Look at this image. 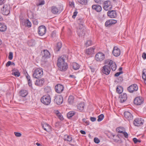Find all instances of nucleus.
<instances>
[{
    "mask_svg": "<svg viewBox=\"0 0 146 146\" xmlns=\"http://www.w3.org/2000/svg\"><path fill=\"white\" fill-rule=\"evenodd\" d=\"M12 74L13 75L15 76L16 77H19L20 75V74L19 71H18L17 72H12Z\"/></svg>",
    "mask_w": 146,
    "mask_h": 146,
    "instance_id": "obj_45",
    "label": "nucleus"
},
{
    "mask_svg": "<svg viewBox=\"0 0 146 146\" xmlns=\"http://www.w3.org/2000/svg\"><path fill=\"white\" fill-rule=\"evenodd\" d=\"M44 92L46 93H50L51 91V89L50 87L47 86L44 89Z\"/></svg>",
    "mask_w": 146,
    "mask_h": 146,
    "instance_id": "obj_43",
    "label": "nucleus"
},
{
    "mask_svg": "<svg viewBox=\"0 0 146 146\" xmlns=\"http://www.w3.org/2000/svg\"><path fill=\"white\" fill-rule=\"evenodd\" d=\"M117 21L114 19H110L107 21L105 23V25L106 27H109L111 25L115 23Z\"/></svg>",
    "mask_w": 146,
    "mask_h": 146,
    "instance_id": "obj_24",
    "label": "nucleus"
},
{
    "mask_svg": "<svg viewBox=\"0 0 146 146\" xmlns=\"http://www.w3.org/2000/svg\"><path fill=\"white\" fill-rule=\"evenodd\" d=\"M11 64V62L10 61H9L6 63V66L7 67H8L10 66Z\"/></svg>",
    "mask_w": 146,
    "mask_h": 146,
    "instance_id": "obj_61",
    "label": "nucleus"
},
{
    "mask_svg": "<svg viewBox=\"0 0 146 146\" xmlns=\"http://www.w3.org/2000/svg\"><path fill=\"white\" fill-rule=\"evenodd\" d=\"M144 122L143 119L141 118L135 119L133 121L134 125L136 126H139L142 125Z\"/></svg>",
    "mask_w": 146,
    "mask_h": 146,
    "instance_id": "obj_15",
    "label": "nucleus"
},
{
    "mask_svg": "<svg viewBox=\"0 0 146 146\" xmlns=\"http://www.w3.org/2000/svg\"><path fill=\"white\" fill-rule=\"evenodd\" d=\"M104 116L103 114H101L98 116V119L97 120L98 121H100L103 119Z\"/></svg>",
    "mask_w": 146,
    "mask_h": 146,
    "instance_id": "obj_44",
    "label": "nucleus"
},
{
    "mask_svg": "<svg viewBox=\"0 0 146 146\" xmlns=\"http://www.w3.org/2000/svg\"><path fill=\"white\" fill-rule=\"evenodd\" d=\"M90 119L92 121L94 122L96 120V118L94 117H91L90 118Z\"/></svg>",
    "mask_w": 146,
    "mask_h": 146,
    "instance_id": "obj_59",
    "label": "nucleus"
},
{
    "mask_svg": "<svg viewBox=\"0 0 146 146\" xmlns=\"http://www.w3.org/2000/svg\"><path fill=\"white\" fill-rule=\"evenodd\" d=\"M125 117L129 121L132 120L133 119V116L129 112L125 111L124 113Z\"/></svg>",
    "mask_w": 146,
    "mask_h": 146,
    "instance_id": "obj_19",
    "label": "nucleus"
},
{
    "mask_svg": "<svg viewBox=\"0 0 146 146\" xmlns=\"http://www.w3.org/2000/svg\"><path fill=\"white\" fill-rule=\"evenodd\" d=\"M116 131L119 133H122L124 132L125 130V128L123 127H120L117 128L116 129Z\"/></svg>",
    "mask_w": 146,
    "mask_h": 146,
    "instance_id": "obj_34",
    "label": "nucleus"
},
{
    "mask_svg": "<svg viewBox=\"0 0 146 146\" xmlns=\"http://www.w3.org/2000/svg\"><path fill=\"white\" fill-rule=\"evenodd\" d=\"M95 48V46H93L86 49V53L88 55L94 53V50Z\"/></svg>",
    "mask_w": 146,
    "mask_h": 146,
    "instance_id": "obj_26",
    "label": "nucleus"
},
{
    "mask_svg": "<svg viewBox=\"0 0 146 146\" xmlns=\"http://www.w3.org/2000/svg\"><path fill=\"white\" fill-rule=\"evenodd\" d=\"M38 29V34L40 36L44 35L46 33V27L44 25H41L39 27Z\"/></svg>",
    "mask_w": 146,
    "mask_h": 146,
    "instance_id": "obj_9",
    "label": "nucleus"
},
{
    "mask_svg": "<svg viewBox=\"0 0 146 146\" xmlns=\"http://www.w3.org/2000/svg\"><path fill=\"white\" fill-rule=\"evenodd\" d=\"M62 10V8L60 7H57L55 6H53L51 7V12L54 14L60 13Z\"/></svg>",
    "mask_w": 146,
    "mask_h": 146,
    "instance_id": "obj_10",
    "label": "nucleus"
},
{
    "mask_svg": "<svg viewBox=\"0 0 146 146\" xmlns=\"http://www.w3.org/2000/svg\"><path fill=\"white\" fill-rule=\"evenodd\" d=\"M18 71H19L17 69H16L15 68L13 69L12 70V71L13 72H17Z\"/></svg>",
    "mask_w": 146,
    "mask_h": 146,
    "instance_id": "obj_64",
    "label": "nucleus"
},
{
    "mask_svg": "<svg viewBox=\"0 0 146 146\" xmlns=\"http://www.w3.org/2000/svg\"><path fill=\"white\" fill-rule=\"evenodd\" d=\"M51 35L52 36H55L58 35L56 31H54L52 32Z\"/></svg>",
    "mask_w": 146,
    "mask_h": 146,
    "instance_id": "obj_51",
    "label": "nucleus"
},
{
    "mask_svg": "<svg viewBox=\"0 0 146 146\" xmlns=\"http://www.w3.org/2000/svg\"><path fill=\"white\" fill-rule=\"evenodd\" d=\"M14 134L16 136L18 137H20L21 135V133L19 132H15Z\"/></svg>",
    "mask_w": 146,
    "mask_h": 146,
    "instance_id": "obj_55",
    "label": "nucleus"
},
{
    "mask_svg": "<svg viewBox=\"0 0 146 146\" xmlns=\"http://www.w3.org/2000/svg\"><path fill=\"white\" fill-rule=\"evenodd\" d=\"M119 82H121L123 80V78L122 76H120L118 78Z\"/></svg>",
    "mask_w": 146,
    "mask_h": 146,
    "instance_id": "obj_62",
    "label": "nucleus"
},
{
    "mask_svg": "<svg viewBox=\"0 0 146 146\" xmlns=\"http://www.w3.org/2000/svg\"><path fill=\"white\" fill-rule=\"evenodd\" d=\"M42 126L44 130L48 132H50L51 130V127L46 123H42Z\"/></svg>",
    "mask_w": 146,
    "mask_h": 146,
    "instance_id": "obj_20",
    "label": "nucleus"
},
{
    "mask_svg": "<svg viewBox=\"0 0 146 146\" xmlns=\"http://www.w3.org/2000/svg\"><path fill=\"white\" fill-rule=\"evenodd\" d=\"M94 141L96 143L98 144L100 142V139L97 137H95L94 139Z\"/></svg>",
    "mask_w": 146,
    "mask_h": 146,
    "instance_id": "obj_52",
    "label": "nucleus"
},
{
    "mask_svg": "<svg viewBox=\"0 0 146 146\" xmlns=\"http://www.w3.org/2000/svg\"><path fill=\"white\" fill-rule=\"evenodd\" d=\"M75 114V112L74 111H71L69 112L68 113L67 117L68 118H70Z\"/></svg>",
    "mask_w": 146,
    "mask_h": 146,
    "instance_id": "obj_39",
    "label": "nucleus"
},
{
    "mask_svg": "<svg viewBox=\"0 0 146 146\" xmlns=\"http://www.w3.org/2000/svg\"><path fill=\"white\" fill-rule=\"evenodd\" d=\"M138 87L136 84H132L127 88L128 91L130 93H133L137 91Z\"/></svg>",
    "mask_w": 146,
    "mask_h": 146,
    "instance_id": "obj_11",
    "label": "nucleus"
},
{
    "mask_svg": "<svg viewBox=\"0 0 146 146\" xmlns=\"http://www.w3.org/2000/svg\"><path fill=\"white\" fill-rule=\"evenodd\" d=\"M133 140L135 144L137 143V142L140 143L141 142V141L140 140L137 139L136 138H134L133 139Z\"/></svg>",
    "mask_w": 146,
    "mask_h": 146,
    "instance_id": "obj_48",
    "label": "nucleus"
},
{
    "mask_svg": "<svg viewBox=\"0 0 146 146\" xmlns=\"http://www.w3.org/2000/svg\"><path fill=\"white\" fill-rule=\"evenodd\" d=\"M21 95L22 97H25L27 94V91L25 90H22L20 92Z\"/></svg>",
    "mask_w": 146,
    "mask_h": 146,
    "instance_id": "obj_40",
    "label": "nucleus"
},
{
    "mask_svg": "<svg viewBox=\"0 0 146 146\" xmlns=\"http://www.w3.org/2000/svg\"><path fill=\"white\" fill-rule=\"evenodd\" d=\"M142 57L144 59H146V53L145 52H143L142 54Z\"/></svg>",
    "mask_w": 146,
    "mask_h": 146,
    "instance_id": "obj_60",
    "label": "nucleus"
},
{
    "mask_svg": "<svg viewBox=\"0 0 146 146\" xmlns=\"http://www.w3.org/2000/svg\"><path fill=\"white\" fill-rule=\"evenodd\" d=\"M105 58L104 54L101 52H99L96 54L95 59L98 62H101L104 60Z\"/></svg>",
    "mask_w": 146,
    "mask_h": 146,
    "instance_id": "obj_8",
    "label": "nucleus"
},
{
    "mask_svg": "<svg viewBox=\"0 0 146 146\" xmlns=\"http://www.w3.org/2000/svg\"><path fill=\"white\" fill-rule=\"evenodd\" d=\"M44 54L42 57V60L44 62L47 61V59L50 57V54L49 52L47 50H44L43 51Z\"/></svg>",
    "mask_w": 146,
    "mask_h": 146,
    "instance_id": "obj_12",
    "label": "nucleus"
},
{
    "mask_svg": "<svg viewBox=\"0 0 146 146\" xmlns=\"http://www.w3.org/2000/svg\"><path fill=\"white\" fill-rule=\"evenodd\" d=\"M44 83V79H43L37 80L35 82L36 85L39 86H42Z\"/></svg>",
    "mask_w": 146,
    "mask_h": 146,
    "instance_id": "obj_23",
    "label": "nucleus"
},
{
    "mask_svg": "<svg viewBox=\"0 0 146 146\" xmlns=\"http://www.w3.org/2000/svg\"><path fill=\"white\" fill-rule=\"evenodd\" d=\"M123 73V72L122 71H121L119 72H117V73H115L114 76L115 77H117L119 76L121 74H122Z\"/></svg>",
    "mask_w": 146,
    "mask_h": 146,
    "instance_id": "obj_56",
    "label": "nucleus"
},
{
    "mask_svg": "<svg viewBox=\"0 0 146 146\" xmlns=\"http://www.w3.org/2000/svg\"><path fill=\"white\" fill-rule=\"evenodd\" d=\"M143 100L142 98L138 97L135 99L134 103L135 104L137 105H140L143 103Z\"/></svg>",
    "mask_w": 146,
    "mask_h": 146,
    "instance_id": "obj_17",
    "label": "nucleus"
},
{
    "mask_svg": "<svg viewBox=\"0 0 146 146\" xmlns=\"http://www.w3.org/2000/svg\"><path fill=\"white\" fill-rule=\"evenodd\" d=\"M28 84L29 86L31 87H32V81L31 79H29V80L28 81Z\"/></svg>",
    "mask_w": 146,
    "mask_h": 146,
    "instance_id": "obj_58",
    "label": "nucleus"
},
{
    "mask_svg": "<svg viewBox=\"0 0 146 146\" xmlns=\"http://www.w3.org/2000/svg\"><path fill=\"white\" fill-rule=\"evenodd\" d=\"M62 47V43L60 42H58L54 50L56 51H59Z\"/></svg>",
    "mask_w": 146,
    "mask_h": 146,
    "instance_id": "obj_32",
    "label": "nucleus"
},
{
    "mask_svg": "<svg viewBox=\"0 0 146 146\" xmlns=\"http://www.w3.org/2000/svg\"><path fill=\"white\" fill-rule=\"evenodd\" d=\"M74 97L72 96L71 95L69 97L68 99V102L69 104H73L74 101Z\"/></svg>",
    "mask_w": 146,
    "mask_h": 146,
    "instance_id": "obj_31",
    "label": "nucleus"
},
{
    "mask_svg": "<svg viewBox=\"0 0 146 146\" xmlns=\"http://www.w3.org/2000/svg\"><path fill=\"white\" fill-rule=\"evenodd\" d=\"M13 53L12 52H10L9 53V55L8 57L9 59L10 60H11L13 58Z\"/></svg>",
    "mask_w": 146,
    "mask_h": 146,
    "instance_id": "obj_49",
    "label": "nucleus"
},
{
    "mask_svg": "<svg viewBox=\"0 0 146 146\" xmlns=\"http://www.w3.org/2000/svg\"><path fill=\"white\" fill-rule=\"evenodd\" d=\"M64 88L63 86L60 84H57L55 87L56 92L58 93H61L63 90Z\"/></svg>",
    "mask_w": 146,
    "mask_h": 146,
    "instance_id": "obj_16",
    "label": "nucleus"
},
{
    "mask_svg": "<svg viewBox=\"0 0 146 146\" xmlns=\"http://www.w3.org/2000/svg\"><path fill=\"white\" fill-rule=\"evenodd\" d=\"M5 3V0H0V5H1L4 4Z\"/></svg>",
    "mask_w": 146,
    "mask_h": 146,
    "instance_id": "obj_63",
    "label": "nucleus"
},
{
    "mask_svg": "<svg viewBox=\"0 0 146 146\" xmlns=\"http://www.w3.org/2000/svg\"><path fill=\"white\" fill-rule=\"evenodd\" d=\"M72 68L74 70H77L80 68L79 65L76 62L73 63L71 65Z\"/></svg>",
    "mask_w": 146,
    "mask_h": 146,
    "instance_id": "obj_30",
    "label": "nucleus"
},
{
    "mask_svg": "<svg viewBox=\"0 0 146 146\" xmlns=\"http://www.w3.org/2000/svg\"><path fill=\"white\" fill-rule=\"evenodd\" d=\"M82 121L83 122L85 123L86 125H88L89 124V121L86 120L84 118L82 119Z\"/></svg>",
    "mask_w": 146,
    "mask_h": 146,
    "instance_id": "obj_53",
    "label": "nucleus"
},
{
    "mask_svg": "<svg viewBox=\"0 0 146 146\" xmlns=\"http://www.w3.org/2000/svg\"><path fill=\"white\" fill-rule=\"evenodd\" d=\"M124 136L126 138H127L128 137V134L127 133L125 132V131L124 132L122 133Z\"/></svg>",
    "mask_w": 146,
    "mask_h": 146,
    "instance_id": "obj_57",
    "label": "nucleus"
},
{
    "mask_svg": "<svg viewBox=\"0 0 146 146\" xmlns=\"http://www.w3.org/2000/svg\"><path fill=\"white\" fill-rule=\"evenodd\" d=\"M84 103H79L77 106L78 110L80 111H82L84 108Z\"/></svg>",
    "mask_w": 146,
    "mask_h": 146,
    "instance_id": "obj_29",
    "label": "nucleus"
},
{
    "mask_svg": "<svg viewBox=\"0 0 146 146\" xmlns=\"http://www.w3.org/2000/svg\"><path fill=\"white\" fill-rule=\"evenodd\" d=\"M103 6L104 9L106 11L110 10L112 8V3L109 0L104 1L103 4Z\"/></svg>",
    "mask_w": 146,
    "mask_h": 146,
    "instance_id": "obj_5",
    "label": "nucleus"
},
{
    "mask_svg": "<svg viewBox=\"0 0 146 146\" xmlns=\"http://www.w3.org/2000/svg\"><path fill=\"white\" fill-rule=\"evenodd\" d=\"M105 64H108L113 71L115 70L117 66L115 63L111 60H106L105 62Z\"/></svg>",
    "mask_w": 146,
    "mask_h": 146,
    "instance_id": "obj_7",
    "label": "nucleus"
},
{
    "mask_svg": "<svg viewBox=\"0 0 146 146\" xmlns=\"http://www.w3.org/2000/svg\"><path fill=\"white\" fill-rule=\"evenodd\" d=\"M93 42L90 39L88 40L85 43V45L86 47H88L93 44Z\"/></svg>",
    "mask_w": 146,
    "mask_h": 146,
    "instance_id": "obj_36",
    "label": "nucleus"
},
{
    "mask_svg": "<svg viewBox=\"0 0 146 146\" xmlns=\"http://www.w3.org/2000/svg\"><path fill=\"white\" fill-rule=\"evenodd\" d=\"M45 4V1L44 0H39L38 3H37L36 5L37 6H42Z\"/></svg>",
    "mask_w": 146,
    "mask_h": 146,
    "instance_id": "obj_42",
    "label": "nucleus"
},
{
    "mask_svg": "<svg viewBox=\"0 0 146 146\" xmlns=\"http://www.w3.org/2000/svg\"><path fill=\"white\" fill-rule=\"evenodd\" d=\"M40 101L44 104L46 105L49 104L51 102L50 96L49 95L43 96L41 98Z\"/></svg>",
    "mask_w": 146,
    "mask_h": 146,
    "instance_id": "obj_4",
    "label": "nucleus"
},
{
    "mask_svg": "<svg viewBox=\"0 0 146 146\" xmlns=\"http://www.w3.org/2000/svg\"><path fill=\"white\" fill-rule=\"evenodd\" d=\"M112 53L115 56L118 57L120 54L121 51L117 47L115 46L113 48Z\"/></svg>",
    "mask_w": 146,
    "mask_h": 146,
    "instance_id": "obj_18",
    "label": "nucleus"
},
{
    "mask_svg": "<svg viewBox=\"0 0 146 146\" xmlns=\"http://www.w3.org/2000/svg\"><path fill=\"white\" fill-rule=\"evenodd\" d=\"M113 139L115 142H117L119 141L118 139H119V137L118 135H116L115 137V136L113 135Z\"/></svg>",
    "mask_w": 146,
    "mask_h": 146,
    "instance_id": "obj_46",
    "label": "nucleus"
},
{
    "mask_svg": "<svg viewBox=\"0 0 146 146\" xmlns=\"http://www.w3.org/2000/svg\"><path fill=\"white\" fill-rule=\"evenodd\" d=\"M66 57L63 55L58 58V60L57 65L59 69L61 71H65L68 68L67 64L65 62Z\"/></svg>",
    "mask_w": 146,
    "mask_h": 146,
    "instance_id": "obj_1",
    "label": "nucleus"
},
{
    "mask_svg": "<svg viewBox=\"0 0 146 146\" xmlns=\"http://www.w3.org/2000/svg\"><path fill=\"white\" fill-rule=\"evenodd\" d=\"M120 101L121 103L125 102L127 99V95L126 93H123L119 97Z\"/></svg>",
    "mask_w": 146,
    "mask_h": 146,
    "instance_id": "obj_22",
    "label": "nucleus"
},
{
    "mask_svg": "<svg viewBox=\"0 0 146 146\" xmlns=\"http://www.w3.org/2000/svg\"><path fill=\"white\" fill-rule=\"evenodd\" d=\"M123 91V88L120 86H117L116 88L117 92L119 94H121Z\"/></svg>",
    "mask_w": 146,
    "mask_h": 146,
    "instance_id": "obj_37",
    "label": "nucleus"
},
{
    "mask_svg": "<svg viewBox=\"0 0 146 146\" xmlns=\"http://www.w3.org/2000/svg\"><path fill=\"white\" fill-rule=\"evenodd\" d=\"M77 22L80 25L79 29L78 30L77 33L79 36H84L83 35L84 33L85 27L84 26V20L83 19L80 18L77 20Z\"/></svg>",
    "mask_w": 146,
    "mask_h": 146,
    "instance_id": "obj_2",
    "label": "nucleus"
},
{
    "mask_svg": "<svg viewBox=\"0 0 146 146\" xmlns=\"http://www.w3.org/2000/svg\"><path fill=\"white\" fill-rule=\"evenodd\" d=\"M54 100L56 103L58 105L61 104L63 102V98L61 95H58L54 97Z\"/></svg>",
    "mask_w": 146,
    "mask_h": 146,
    "instance_id": "obj_13",
    "label": "nucleus"
},
{
    "mask_svg": "<svg viewBox=\"0 0 146 146\" xmlns=\"http://www.w3.org/2000/svg\"><path fill=\"white\" fill-rule=\"evenodd\" d=\"M88 0H78L79 3L82 5H86L87 4Z\"/></svg>",
    "mask_w": 146,
    "mask_h": 146,
    "instance_id": "obj_38",
    "label": "nucleus"
},
{
    "mask_svg": "<svg viewBox=\"0 0 146 146\" xmlns=\"http://www.w3.org/2000/svg\"><path fill=\"white\" fill-rule=\"evenodd\" d=\"M7 29V27L5 24L0 23V31L4 32Z\"/></svg>",
    "mask_w": 146,
    "mask_h": 146,
    "instance_id": "obj_28",
    "label": "nucleus"
},
{
    "mask_svg": "<svg viewBox=\"0 0 146 146\" xmlns=\"http://www.w3.org/2000/svg\"><path fill=\"white\" fill-rule=\"evenodd\" d=\"M69 5L70 6L74 8L75 7L74 3V2H69Z\"/></svg>",
    "mask_w": 146,
    "mask_h": 146,
    "instance_id": "obj_54",
    "label": "nucleus"
},
{
    "mask_svg": "<svg viewBox=\"0 0 146 146\" xmlns=\"http://www.w3.org/2000/svg\"><path fill=\"white\" fill-rule=\"evenodd\" d=\"M56 115L61 120H62L64 119V118L62 114L60 113L58 111H57Z\"/></svg>",
    "mask_w": 146,
    "mask_h": 146,
    "instance_id": "obj_41",
    "label": "nucleus"
},
{
    "mask_svg": "<svg viewBox=\"0 0 146 146\" xmlns=\"http://www.w3.org/2000/svg\"><path fill=\"white\" fill-rule=\"evenodd\" d=\"M78 12L76 10H75L74 12L73 13V15L72 16V18L73 19H74L76 18Z\"/></svg>",
    "mask_w": 146,
    "mask_h": 146,
    "instance_id": "obj_50",
    "label": "nucleus"
},
{
    "mask_svg": "<svg viewBox=\"0 0 146 146\" xmlns=\"http://www.w3.org/2000/svg\"><path fill=\"white\" fill-rule=\"evenodd\" d=\"M107 14L108 16L111 18H114L117 16L116 13L114 10L108 11Z\"/></svg>",
    "mask_w": 146,
    "mask_h": 146,
    "instance_id": "obj_21",
    "label": "nucleus"
},
{
    "mask_svg": "<svg viewBox=\"0 0 146 146\" xmlns=\"http://www.w3.org/2000/svg\"><path fill=\"white\" fill-rule=\"evenodd\" d=\"M142 77L143 78L144 80L146 79V70L143 71Z\"/></svg>",
    "mask_w": 146,
    "mask_h": 146,
    "instance_id": "obj_47",
    "label": "nucleus"
},
{
    "mask_svg": "<svg viewBox=\"0 0 146 146\" xmlns=\"http://www.w3.org/2000/svg\"><path fill=\"white\" fill-rule=\"evenodd\" d=\"M63 139L65 141H66L70 143L72 142V140L71 136L67 135H64Z\"/></svg>",
    "mask_w": 146,
    "mask_h": 146,
    "instance_id": "obj_27",
    "label": "nucleus"
},
{
    "mask_svg": "<svg viewBox=\"0 0 146 146\" xmlns=\"http://www.w3.org/2000/svg\"><path fill=\"white\" fill-rule=\"evenodd\" d=\"M25 25L26 26L30 27L31 26V23L28 19H26L25 21Z\"/></svg>",
    "mask_w": 146,
    "mask_h": 146,
    "instance_id": "obj_35",
    "label": "nucleus"
},
{
    "mask_svg": "<svg viewBox=\"0 0 146 146\" xmlns=\"http://www.w3.org/2000/svg\"><path fill=\"white\" fill-rule=\"evenodd\" d=\"M28 45L30 46H34L35 44V42L33 40H30L28 42Z\"/></svg>",
    "mask_w": 146,
    "mask_h": 146,
    "instance_id": "obj_33",
    "label": "nucleus"
},
{
    "mask_svg": "<svg viewBox=\"0 0 146 146\" xmlns=\"http://www.w3.org/2000/svg\"><path fill=\"white\" fill-rule=\"evenodd\" d=\"M111 68L110 66L107 65H105L103 66L102 69V72L106 75H109L110 72Z\"/></svg>",
    "mask_w": 146,
    "mask_h": 146,
    "instance_id": "obj_14",
    "label": "nucleus"
},
{
    "mask_svg": "<svg viewBox=\"0 0 146 146\" xmlns=\"http://www.w3.org/2000/svg\"><path fill=\"white\" fill-rule=\"evenodd\" d=\"M92 8L98 12L101 11L102 10V7L98 5H94L92 6Z\"/></svg>",
    "mask_w": 146,
    "mask_h": 146,
    "instance_id": "obj_25",
    "label": "nucleus"
},
{
    "mask_svg": "<svg viewBox=\"0 0 146 146\" xmlns=\"http://www.w3.org/2000/svg\"><path fill=\"white\" fill-rule=\"evenodd\" d=\"M43 74V72L42 69L37 68L34 70L33 74V76L34 78L38 79L41 78Z\"/></svg>",
    "mask_w": 146,
    "mask_h": 146,
    "instance_id": "obj_3",
    "label": "nucleus"
},
{
    "mask_svg": "<svg viewBox=\"0 0 146 146\" xmlns=\"http://www.w3.org/2000/svg\"><path fill=\"white\" fill-rule=\"evenodd\" d=\"M1 9V13L4 15H7L9 13L10 7L7 4L4 5Z\"/></svg>",
    "mask_w": 146,
    "mask_h": 146,
    "instance_id": "obj_6",
    "label": "nucleus"
}]
</instances>
